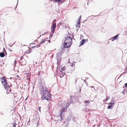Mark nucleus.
I'll list each match as a JSON object with an SVG mask.
<instances>
[{"instance_id": "nucleus-1", "label": "nucleus", "mask_w": 127, "mask_h": 127, "mask_svg": "<svg viewBox=\"0 0 127 127\" xmlns=\"http://www.w3.org/2000/svg\"><path fill=\"white\" fill-rule=\"evenodd\" d=\"M47 88H42L41 89V91L42 96V100L45 99L47 101L50 100L51 99V95L50 92L46 90Z\"/></svg>"}, {"instance_id": "nucleus-2", "label": "nucleus", "mask_w": 127, "mask_h": 127, "mask_svg": "<svg viewBox=\"0 0 127 127\" xmlns=\"http://www.w3.org/2000/svg\"><path fill=\"white\" fill-rule=\"evenodd\" d=\"M69 36L67 37L65 39L64 41V43H63L66 45H67L70 47L72 43V40L70 37V35L69 33H68Z\"/></svg>"}, {"instance_id": "nucleus-3", "label": "nucleus", "mask_w": 127, "mask_h": 127, "mask_svg": "<svg viewBox=\"0 0 127 127\" xmlns=\"http://www.w3.org/2000/svg\"><path fill=\"white\" fill-rule=\"evenodd\" d=\"M0 80L2 85L4 87H5V88H6V86L7 85L8 86V84L7 83V81L6 78L3 76L2 77V78H0Z\"/></svg>"}, {"instance_id": "nucleus-4", "label": "nucleus", "mask_w": 127, "mask_h": 127, "mask_svg": "<svg viewBox=\"0 0 127 127\" xmlns=\"http://www.w3.org/2000/svg\"><path fill=\"white\" fill-rule=\"evenodd\" d=\"M56 20V19H54L52 23L51 31L53 33H54V31L56 28V25L55 22Z\"/></svg>"}, {"instance_id": "nucleus-5", "label": "nucleus", "mask_w": 127, "mask_h": 127, "mask_svg": "<svg viewBox=\"0 0 127 127\" xmlns=\"http://www.w3.org/2000/svg\"><path fill=\"white\" fill-rule=\"evenodd\" d=\"M57 64L58 65H60V63L61 59V55L60 53H57Z\"/></svg>"}, {"instance_id": "nucleus-6", "label": "nucleus", "mask_w": 127, "mask_h": 127, "mask_svg": "<svg viewBox=\"0 0 127 127\" xmlns=\"http://www.w3.org/2000/svg\"><path fill=\"white\" fill-rule=\"evenodd\" d=\"M63 44V46L62 49L61 50V52H60L59 53H60L61 55H62L64 51V50H65V48H69L70 47L69 46H68L67 45H66L64 44Z\"/></svg>"}, {"instance_id": "nucleus-7", "label": "nucleus", "mask_w": 127, "mask_h": 127, "mask_svg": "<svg viewBox=\"0 0 127 127\" xmlns=\"http://www.w3.org/2000/svg\"><path fill=\"white\" fill-rule=\"evenodd\" d=\"M8 86H8H7V85L6 86V88H5V87H4L5 89V90H6V94H7L11 93V88H10L9 86Z\"/></svg>"}, {"instance_id": "nucleus-8", "label": "nucleus", "mask_w": 127, "mask_h": 127, "mask_svg": "<svg viewBox=\"0 0 127 127\" xmlns=\"http://www.w3.org/2000/svg\"><path fill=\"white\" fill-rule=\"evenodd\" d=\"M73 117H72L71 115H69L67 118L66 121V127H68V125L69 124V122L72 119H73Z\"/></svg>"}, {"instance_id": "nucleus-9", "label": "nucleus", "mask_w": 127, "mask_h": 127, "mask_svg": "<svg viewBox=\"0 0 127 127\" xmlns=\"http://www.w3.org/2000/svg\"><path fill=\"white\" fill-rule=\"evenodd\" d=\"M119 34H118L116 35V36H115L113 37H112V38H111L109 39V40H112V41H114L118 37Z\"/></svg>"}, {"instance_id": "nucleus-10", "label": "nucleus", "mask_w": 127, "mask_h": 127, "mask_svg": "<svg viewBox=\"0 0 127 127\" xmlns=\"http://www.w3.org/2000/svg\"><path fill=\"white\" fill-rule=\"evenodd\" d=\"M67 109V107H64L61 109L60 111V115L61 116L62 115V114H63V112H64L65 110H66Z\"/></svg>"}, {"instance_id": "nucleus-11", "label": "nucleus", "mask_w": 127, "mask_h": 127, "mask_svg": "<svg viewBox=\"0 0 127 127\" xmlns=\"http://www.w3.org/2000/svg\"><path fill=\"white\" fill-rule=\"evenodd\" d=\"M54 2H57L58 3L60 2L61 3H63L64 2L65 0H53Z\"/></svg>"}, {"instance_id": "nucleus-12", "label": "nucleus", "mask_w": 127, "mask_h": 127, "mask_svg": "<svg viewBox=\"0 0 127 127\" xmlns=\"http://www.w3.org/2000/svg\"><path fill=\"white\" fill-rule=\"evenodd\" d=\"M74 97L73 96H72L71 95L70 96V103H71V104H73V100Z\"/></svg>"}, {"instance_id": "nucleus-13", "label": "nucleus", "mask_w": 127, "mask_h": 127, "mask_svg": "<svg viewBox=\"0 0 127 127\" xmlns=\"http://www.w3.org/2000/svg\"><path fill=\"white\" fill-rule=\"evenodd\" d=\"M9 125L10 127H16V124L15 123V122L13 123H10Z\"/></svg>"}, {"instance_id": "nucleus-14", "label": "nucleus", "mask_w": 127, "mask_h": 127, "mask_svg": "<svg viewBox=\"0 0 127 127\" xmlns=\"http://www.w3.org/2000/svg\"><path fill=\"white\" fill-rule=\"evenodd\" d=\"M85 39H82L80 42V45L79 46V47L80 46H81L83 45L85 42Z\"/></svg>"}, {"instance_id": "nucleus-15", "label": "nucleus", "mask_w": 127, "mask_h": 127, "mask_svg": "<svg viewBox=\"0 0 127 127\" xmlns=\"http://www.w3.org/2000/svg\"><path fill=\"white\" fill-rule=\"evenodd\" d=\"M115 102L114 101V100L113 99V100H111V101L110 103H108V104L109 105H114L115 104Z\"/></svg>"}, {"instance_id": "nucleus-16", "label": "nucleus", "mask_w": 127, "mask_h": 127, "mask_svg": "<svg viewBox=\"0 0 127 127\" xmlns=\"http://www.w3.org/2000/svg\"><path fill=\"white\" fill-rule=\"evenodd\" d=\"M47 40L46 39H42L41 41L40 42V43L39 44L40 45L41 44L44 43L46 41H47Z\"/></svg>"}, {"instance_id": "nucleus-17", "label": "nucleus", "mask_w": 127, "mask_h": 127, "mask_svg": "<svg viewBox=\"0 0 127 127\" xmlns=\"http://www.w3.org/2000/svg\"><path fill=\"white\" fill-rule=\"evenodd\" d=\"M26 60L25 59H23L22 61V63H21V65L22 66H23L25 65L26 64Z\"/></svg>"}, {"instance_id": "nucleus-18", "label": "nucleus", "mask_w": 127, "mask_h": 127, "mask_svg": "<svg viewBox=\"0 0 127 127\" xmlns=\"http://www.w3.org/2000/svg\"><path fill=\"white\" fill-rule=\"evenodd\" d=\"M5 54L4 52H1L0 53V56L1 58H3L5 56Z\"/></svg>"}, {"instance_id": "nucleus-19", "label": "nucleus", "mask_w": 127, "mask_h": 127, "mask_svg": "<svg viewBox=\"0 0 127 127\" xmlns=\"http://www.w3.org/2000/svg\"><path fill=\"white\" fill-rule=\"evenodd\" d=\"M80 22H79V24H78V21L77 23V24L76 25V27L78 28H77V31H78V29H79V28L80 27Z\"/></svg>"}, {"instance_id": "nucleus-20", "label": "nucleus", "mask_w": 127, "mask_h": 127, "mask_svg": "<svg viewBox=\"0 0 127 127\" xmlns=\"http://www.w3.org/2000/svg\"><path fill=\"white\" fill-rule=\"evenodd\" d=\"M40 45L39 44H37L35 46H33L32 47H31V49H32L34 48H35V47L38 48V47H40Z\"/></svg>"}, {"instance_id": "nucleus-21", "label": "nucleus", "mask_w": 127, "mask_h": 127, "mask_svg": "<svg viewBox=\"0 0 127 127\" xmlns=\"http://www.w3.org/2000/svg\"><path fill=\"white\" fill-rule=\"evenodd\" d=\"M93 16V15H92L91 16H89L88 18H87V19H86V20L84 21V22H85L88 19H93V17H92V16Z\"/></svg>"}, {"instance_id": "nucleus-22", "label": "nucleus", "mask_w": 127, "mask_h": 127, "mask_svg": "<svg viewBox=\"0 0 127 127\" xmlns=\"http://www.w3.org/2000/svg\"><path fill=\"white\" fill-rule=\"evenodd\" d=\"M66 69V67L65 66H64L63 67H61V69H60V67H59V70L61 71H64Z\"/></svg>"}, {"instance_id": "nucleus-23", "label": "nucleus", "mask_w": 127, "mask_h": 127, "mask_svg": "<svg viewBox=\"0 0 127 127\" xmlns=\"http://www.w3.org/2000/svg\"><path fill=\"white\" fill-rule=\"evenodd\" d=\"M114 106V105H109L107 107V108L108 109H112V107Z\"/></svg>"}, {"instance_id": "nucleus-24", "label": "nucleus", "mask_w": 127, "mask_h": 127, "mask_svg": "<svg viewBox=\"0 0 127 127\" xmlns=\"http://www.w3.org/2000/svg\"><path fill=\"white\" fill-rule=\"evenodd\" d=\"M106 98L105 99H104L103 100V102H105L107 101L110 98L109 97H107V96L106 95Z\"/></svg>"}, {"instance_id": "nucleus-25", "label": "nucleus", "mask_w": 127, "mask_h": 127, "mask_svg": "<svg viewBox=\"0 0 127 127\" xmlns=\"http://www.w3.org/2000/svg\"><path fill=\"white\" fill-rule=\"evenodd\" d=\"M32 52V51L28 50L25 52V54H29L31 52Z\"/></svg>"}, {"instance_id": "nucleus-26", "label": "nucleus", "mask_w": 127, "mask_h": 127, "mask_svg": "<svg viewBox=\"0 0 127 127\" xmlns=\"http://www.w3.org/2000/svg\"><path fill=\"white\" fill-rule=\"evenodd\" d=\"M60 74H61V75H63L62 77H63L64 75V74H65V73L63 72L62 71H61V70H60Z\"/></svg>"}, {"instance_id": "nucleus-27", "label": "nucleus", "mask_w": 127, "mask_h": 127, "mask_svg": "<svg viewBox=\"0 0 127 127\" xmlns=\"http://www.w3.org/2000/svg\"><path fill=\"white\" fill-rule=\"evenodd\" d=\"M4 53H5V54L6 55L7 54V53L6 52V51L5 50V48L3 47V52Z\"/></svg>"}, {"instance_id": "nucleus-28", "label": "nucleus", "mask_w": 127, "mask_h": 127, "mask_svg": "<svg viewBox=\"0 0 127 127\" xmlns=\"http://www.w3.org/2000/svg\"><path fill=\"white\" fill-rule=\"evenodd\" d=\"M70 104H71V103H70H70L67 102V103H66L67 105H66V107H68L69 106V105H70Z\"/></svg>"}, {"instance_id": "nucleus-29", "label": "nucleus", "mask_w": 127, "mask_h": 127, "mask_svg": "<svg viewBox=\"0 0 127 127\" xmlns=\"http://www.w3.org/2000/svg\"><path fill=\"white\" fill-rule=\"evenodd\" d=\"M81 15H80L79 16V21H78V24H79V22H80V19L81 18Z\"/></svg>"}, {"instance_id": "nucleus-30", "label": "nucleus", "mask_w": 127, "mask_h": 127, "mask_svg": "<svg viewBox=\"0 0 127 127\" xmlns=\"http://www.w3.org/2000/svg\"><path fill=\"white\" fill-rule=\"evenodd\" d=\"M85 103H89L90 102V101L88 100H86L84 101Z\"/></svg>"}, {"instance_id": "nucleus-31", "label": "nucleus", "mask_w": 127, "mask_h": 127, "mask_svg": "<svg viewBox=\"0 0 127 127\" xmlns=\"http://www.w3.org/2000/svg\"><path fill=\"white\" fill-rule=\"evenodd\" d=\"M38 119H39V120H38V121H37V122H36V124H37V126L38 125L40 124V123H39V122L38 121V120H39V117L38 118Z\"/></svg>"}, {"instance_id": "nucleus-32", "label": "nucleus", "mask_w": 127, "mask_h": 127, "mask_svg": "<svg viewBox=\"0 0 127 127\" xmlns=\"http://www.w3.org/2000/svg\"><path fill=\"white\" fill-rule=\"evenodd\" d=\"M59 65H58L57 64V70H56V71H58V70H59V67H59Z\"/></svg>"}, {"instance_id": "nucleus-33", "label": "nucleus", "mask_w": 127, "mask_h": 127, "mask_svg": "<svg viewBox=\"0 0 127 127\" xmlns=\"http://www.w3.org/2000/svg\"><path fill=\"white\" fill-rule=\"evenodd\" d=\"M62 25V23L60 22L58 24V26L59 25V28L60 27V26H61V25Z\"/></svg>"}, {"instance_id": "nucleus-34", "label": "nucleus", "mask_w": 127, "mask_h": 127, "mask_svg": "<svg viewBox=\"0 0 127 127\" xmlns=\"http://www.w3.org/2000/svg\"><path fill=\"white\" fill-rule=\"evenodd\" d=\"M53 35V34L52 35L51 34H50L49 35V38H51L52 37Z\"/></svg>"}, {"instance_id": "nucleus-35", "label": "nucleus", "mask_w": 127, "mask_h": 127, "mask_svg": "<svg viewBox=\"0 0 127 127\" xmlns=\"http://www.w3.org/2000/svg\"><path fill=\"white\" fill-rule=\"evenodd\" d=\"M125 88H127V83H126L124 84Z\"/></svg>"}, {"instance_id": "nucleus-36", "label": "nucleus", "mask_w": 127, "mask_h": 127, "mask_svg": "<svg viewBox=\"0 0 127 127\" xmlns=\"http://www.w3.org/2000/svg\"><path fill=\"white\" fill-rule=\"evenodd\" d=\"M38 109H39V111L40 112H41V107L38 106Z\"/></svg>"}, {"instance_id": "nucleus-37", "label": "nucleus", "mask_w": 127, "mask_h": 127, "mask_svg": "<svg viewBox=\"0 0 127 127\" xmlns=\"http://www.w3.org/2000/svg\"><path fill=\"white\" fill-rule=\"evenodd\" d=\"M30 120L29 119V121H28L27 122V124L28 125H30Z\"/></svg>"}, {"instance_id": "nucleus-38", "label": "nucleus", "mask_w": 127, "mask_h": 127, "mask_svg": "<svg viewBox=\"0 0 127 127\" xmlns=\"http://www.w3.org/2000/svg\"><path fill=\"white\" fill-rule=\"evenodd\" d=\"M27 79L28 80H30V78H29V76H28L27 75Z\"/></svg>"}, {"instance_id": "nucleus-39", "label": "nucleus", "mask_w": 127, "mask_h": 127, "mask_svg": "<svg viewBox=\"0 0 127 127\" xmlns=\"http://www.w3.org/2000/svg\"><path fill=\"white\" fill-rule=\"evenodd\" d=\"M75 65V64H74V63H72L71 64V66L72 67L73 66H74V65Z\"/></svg>"}, {"instance_id": "nucleus-40", "label": "nucleus", "mask_w": 127, "mask_h": 127, "mask_svg": "<svg viewBox=\"0 0 127 127\" xmlns=\"http://www.w3.org/2000/svg\"><path fill=\"white\" fill-rule=\"evenodd\" d=\"M23 56H22L21 57V58L20 59V60H22V61L23 60Z\"/></svg>"}, {"instance_id": "nucleus-41", "label": "nucleus", "mask_w": 127, "mask_h": 127, "mask_svg": "<svg viewBox=\"0 0 127 127\" xmlns=\"http://www.w3.org/2000/svg\"><path fill=\"white\" fill-rule=\"evenodd\" d=\"M17 63V62H16V61H14V65H15H15H16V63Z\"/></svg>"}, {"instance_id": "nucleus-42", "label": "nucleus", "mask_w": 127, "mask_h": 127, "mask_svg": "<svg viewBox=\"0 0 127 127\" xmlns=\"http://www.w3.org/2000/svg\"><path fill=\"white\" fill-rule=\"evenodd\" d=\"M8 86H9L10 88H11V87H12V84L10 85H8Z\"/></svg>"}, {"instance_id": "nucleus-43", "label": "nucleus", "mask_w": 127, "mask_h": 127, "mask_svg": "<svg viewBox=\"0 0 127 127\" xmlns=\"http://www.w3.org/2000/svg\"><path fill=\"white\" fill-rule=\"evenodd\" d=\"M18 0H17V4H16V7H15V9L16 8V7H17V5H18Z\"/></svg>"}, {"instance_id": "nucleus-44", "label": "nucleus", "mask_w": 127, "mask_h": 127, "mask_svg": "<svg viewBox=\"0 0 127 127\" xmlns=\"http://www.w3.org/2000/svg\"><path fill=\"white\" fill-rule=\"evenodd\" d=\"M35 44V43H34V42H33L32 43H31V44H30V45L31 44Z\"/></svg>"}, {"instance_id": "nucleus-45", "label": "nucleus", "mask_w": 127, "mask_h": 127, "mask_svg": "<svg viewBox=\"0 0 127 127\" xmlns=\"http://www.w3.org/2000/svg\"><path fill=\"white\" fill-rule=\"evenodd\" d=\"M125 92V90H124L122 92V93L123 94Z\"/></svg>"}, {"instance_id": "nucleus-46", "label": "nucleus", "mask_w": 127, "mask_h": 127, "mask_svg": "<svg viewBox=\"0 0 127 127\" xmlns=\"http://www.w3.org/2000/svg\"><path fill=\"white\" fill-rule=\"evenodd\" d=\"M63 116V115H62L61 116V120H63V118H62V116Z\"/></svg>"}, {"instance_id": "nucleus-47", "label": "nucleus", "mask_w": 127, "mask_h": 127, "mask_svg": "<svg viewBox=\"0 0 127 127\" xmlns=\"http://www.w3.org/2000/svg\"><path fill=\"white\" fill-rule=\"evenodd\" d=\"M47 32H46V33H45V32L44 34H42L41 35H44L45 34H46V33H47Z\"/></svg>"}, {"instance_id": "nucleus-48", "label": "nucleus", "mask_w": 127, "mask_h": 127, "mask_svg": "<svg viewBox=\"0 0 127 127\" xmlns=\"http://www.w3.org/2000/svg\"><path fill=\"white\" fill-rule=\"evenodd\" d=\"M9 51H10V52H11L12 51V50L10 49H9Z\"/></svg>"}, {"instance_id": "nucleus-49", "label": "nucleus", "mask_w": 127, "mask_h": 127, "mask_svg": "<svg viewBox=\"0 0 127 127\" xmlns=\"http://www.w3.org/2000/svg\"><path fill=\"white\" fill-rule=\"evenodd\" d=\"M48 41L49 42V43H50V39H49L48 40Z\"/></svg>"}, {"instance_id": "nucleus-50", "label": "nucleus", "mask_w": 127, "mask_h": 127, "mask_svg": "<svg viewBox=\"0 0 127 127\" xmlns=\"http://www.w3.org/2000/svg\"><path fill=\"white\" fill-rule=\"evenodd\" d=\"M14 44V43L12 45H9V46H10V47H11L13 46V45Z\"/></svg>"}, {"instance_id": "nucleus-51", "label": "nucleus", "mask_w": 127, "mask_h": 127, "mask_svg": "<svg viewBox=\"0 0 127 127\" xmlns=\"http://www.w3.org/2000/svg\"><path fill=\"white\" fill-rule=\"evenodd\" d=\"M23 98H22V97H21L20 99V100H22L23 99Z\"/></svg>"}, {"instance_id": "nucleus-52", "label": "nucleus", "mask_w": 127, "mask_h": 127, "mask_svg": "<svg viewBox=\"0 0 127 127\" xmlns=\"http://www.w3.org/2000/svg\"><path fill=\"white\" fill-rule=\"evenodd\" d=\"M91 88H94V89H95V88H94V87L93 86H91Z\"/></svg>"}, {"instance_id": "nucleus-53", "label": "nucleus", "mask_w": 127, "mask_h": 127, "mask_svg": "<svg viewBox=\"0 0 127 127\" xmlns=\"http://www.w3.org/2000/svg\"><path fill=\"white\" fill-rule=\"evenodd\" d=\"M42 36V35H40V36H39V37H38V39H39V38L40 37V36Z\"/></svg>"}, {"instance_id": "nucleus-54", "label": "nucleus", "mask_w": 127, "mask_h": 127, "mask_svg": "<svg viewBox=\"0 0 127 127\" xmlns=\"http://www.w3.org/2000/svg\"><path fill=\"white\" fill-rule=\"evenodd\" d=\"M72 63H74V64H75V61H73Z\"/></svg>"}, {"instance_id": "nucleus-55", "label": "nucleus", "mask_w": 127, "mask_h": 127, "mask_svg": "<svg viewBox=\"0 0 127 127\" xmlns=\"http://www.w3.org/2000/svg\"><path fill=\"white\" fill-rule=\"evenodd\" d=\"M110 40H109V39L108 40V44L109 43V41H110Z\"/></svg>"}, {"instance_id": "nucleus-56", "label": "nucleus", "mask_w": 127, "mask_h": 127, "mask_svg": "<svg viewBox=\"0 0 127 127\" xmlns=\"http://www.w3.org/2000/svg\"><path fill=\"white\" fill-rule=\"evenodd\" d=\"M1 115H4V114H3V113H1Z\"/></svg>"}, {"instance_id": "nucleus-57", "label": "nucleus", "mask_w": 127, "mask_h": 127, "mask_svg": "<svg viewBox=\"0 0 127 127\" xmlns=\"http://www.w3.org/2000/svg\"><path fill=\"white\" fill-rule=\"evenodd\" d=\"M12 78H13L12 77H10V79H12Z\"/></svg>"}, {"instance_id": "nucleus-58", "label": "nucleus", "mask_w": 127, "mask_h": 127, "mask_svg": "<svg viewBox=\"0 0 127 127\" xmlns=\"http://www.w3.org/2000/svg\"><path fill=\"white\" fill-rule=\"evenodd\" d=\"M98 16L97 15H95L94 16V17H96V16Z\"/></svg>"}, {"instance_id": "nucleus-59", "label": "nucleus", "mask_w": 127, "mask_h": 127, "mask_svg": "<svg viewBox=\"0 0 127 127\" xmlns=\"http://www.w3.org/2000/svg\"><path fill=\"white\" fill-rule=\"evenodd\" d=\"M66 26H65V28L66 29Z\"/></svg>"}, {"instance_id": "nucleus-60", "label": "nucleus", "mask_w": 127, "mask_h": 127, "mask_svg": "<svg viewBox=\"0 0 127 127\" xmlns=\"http://www.w3.org/2000/svg\"><path fill=\"white\" fill-rule=\"evenodd\" d=\"M45 39H48V38L47 37V38H45Z\"/></svg>"}, {"instance_id": "nucleus-61", "label": "nucleus", "mask_w": 127, "mask_h": 127, "mask_svg": "<svg viewBox=\"0 0 127 127\" xmlns=\"http://www.w3.org/2000/svg\"><path fill=\"white\" fill-rule=\"evenodd\" d=\"M27 98H28V97H27L25 99V100H27Z\"/></svg>"}, {"instance_id": "nucleus-62", "label": "nucleus", "mask_w": 127, "mask_h": 127, "mask_svg": "<svg viewBox=\"0 0 127 127\" xmlns=\"http://www.w3.org/2000/svg\"><path fill=\"white\" fill-rule=\"evenodd\" d=\"M62 76H60V77L61 78H62Z\"/></svg>"}, {"instance_id": "nucleus-63", "label": "nucleus", "mask_w": 127, "mask_h": 127, "mask_svg": "<svg viewBox=\"0 0 127 127\" xmlns=\"http://www.w3.org/2000/svg\"><path fill=\"white\" fill-rule=\"evenodd\" d=\"M80 36H83V35H81V34L80 35Z\"/></svg>"}, {"instance_id": "nucleus-64", "label": "nucleus", "mask_w": 127, "mask_h": 127, "mask_svg": "<svg viewBox=\"0 0 127 127\" xmlns=\"http://www.w3.org/2000/svg\"><path fill=\"white\" fill-rule=\"evenodd\" d=\"M19 63H21V62H19Z\"/></svg>"}]
</instances>
